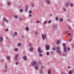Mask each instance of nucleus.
<instances>
[{
  "mask_svg": "<svg viewBox=\"0 0 74 74\" xmlns=\"http://www.w3.org/2000/svg\"><path fill=\"white\" fill-rule=\"evenodd\" d=\"M1 61H2V62H3V61H4V60H1Z\"/></svg>",
  "mask_w": 74,
  "mask_h": 74,
  "instance_id": "4d7b16f0",
  "label": "nucleus"
},
{
  "mask_svg": "<svg viewBox=\"0 0 74 74\" xmlns=\"http://www.w3.org/2000/svg\"><path fill=\"white\" fill-rule=\"evenodd\" d=\"M29 13H30V14H32V10H29Z\"/></svg>",
  "mask_w": 74,
  "mask_h": 74,
  "instance_id": "cd10ccee",
  "label": "nucleus"
},
{
  "mask_svg": "<svg viewBox=\"0 0 74 74\" xmlns=\"http://www.w3.org/2000/svg\"><path fill=\"white\" fill-rule=\"evenodd\" d=\"M39 56H42V54L41 53H39Z\"/></svg>",
  "mask_w": 74,
  "mask_h": 74,
  "instance_id": "473e14b6",
  "label": "nucleus"
},
{
  "mask_svg": "<svg viewBox=\"0 0 74 74\" xmlns=\"http://www.w3.org/2000/svg\"><path fill=\"white\" fill-rule=\"evenodd\" d=\"M38 65H39V64H38Z\"/></svg>",
  "mask_w": 74,
  "mask_h": 74,
  "instance_id": "0e129e2a",
  "label": "nucleus"
},
{
  "mask_svg": "<svg viewBox=\"0 0 74 74\" xmlns=\"http://www.w3.org/2000/svg\"><path fill=\"white\" fill-rule=\"evenodd\" d=\"M39 64H41V63H40L39 62Z\"/></svg>",
  "mask_w": 74,
  "mask_h": 74,
  "instance_id": "bf43d9fd",
  "label": "nucleus"
},
{
  "mask_svg": "<svg viewBox=\"0 0 74 74\" xmlns=\"http://www.w3.org/2000/svg\"><path fill=\"white\" fill-rule=\"evenodd\" d=\"M16 65H18V62H16Z\"/></svg>",
  "mask_w": 74,
  "mask_h": 74,
  "instance_id": "58836bf2",
  "label": "nucleus"
},
{
  "mask_svg": "<svg viewBox=\"0 0 74 74\" xmlns=\"http://www.w3.org/2000/svg\"><path fill=\"white\" fill-rule=\"evenodd\" d=\"M5 31H6V32H8V29H5Z\"/></svg>",
  "mask_w": 74,
  "mask_h": 74,
  "instance_id": "a18cd8bd",
  "label": "nucleus"
},
{
  "mask_svg": "<svg viewBox=\"0 0 74 74\" xmlns=\"http://www.w3.org/2000/svg\"><path fill=\"white\" fill-rule=\"evenodd\" d=\"M70 5L71 7H73L74 6V4L73 3H71L70 4Z\"/></svg>",
  "mask_w": 74,
  "mask_h": 74,
  "instance_id": "f3484780",
  "label": "nucleus"
},
{
  "mask_svg": "<svg viewBox=\"0 0 74 74\" xmlns=\"http://www.w3.org/2000/svg\"><path fill=\"white\" fill-rule=\"evenodd\" d=\"M29 17H31L32 16V13H29Z\"/></svg>",
  "mask_w": 74,
  "mask_h": 74,
  "instance_id": "393cba45",
  "label": "nucleus"
},
{
  "mask_svg": "<svg viewBox=\"0 0 74 74\" xmlns=\"http://www.w3.org/2000/svg\"><path fill=\"white\" fill-rule=\"evenodd\" d=\"M20 11L21 12H22L23 11V10L22 9H21L20 10Z\"/></svg>",
  "mask_w": 74,
  "mask_h": 74,
  "instance_id": "5701e85b",
  "label": "nucleus"
},
{
  "mask_svg": "<svg viewBox=\"0 0 74 74\" xmlns=\"http://www.w3.org/2000/svg\"><path fill=\"white\" fill-rule=\"evenodd\" d=\"M7 59H8V60H10L11 59V57H10V56H8L7 57Z\"/></svg>",
  "mask_w": 74,
  "mask_h": 74,
  "instance_id": "4468645a",
  "label": "nucleus"
},
{
  "mask_svg": "<svg viewBox=\"0 0 74 74\" xmlns=\"http://www.w3.org/2000/svg\"><path fill=\"white\" fill-rule=\"evenodd\" d=\"M50 16H52V15H51V14H50Z\"/></svg>",
  "mask_w": 74,
  "mask_h": 74,
  "instance_id": "e2e57ef3",
  "label": "nucleus"
},
{
  "mask_svg": "<svg viewBox=\"0 0 74 74\" xmlns=\"http://www.w3.org/2000/svg\"><path fill=\"white\" fill-rule=\"evenodd\" d=\"M63 55L64 56H66V54H63Z\"/></svg>",
  "mask_w": 74,
  "mask_h": 74,
  "instance_id": "864d4df0",
  "label": "nucleus"
},
{
  "mask_svg": "<svg viewBox=\"0 0 74 74\" xmlns=\"http://www.w3.org/2000/svg\"><path fill=\"white\" fill-rule=\"evenodd\" d=\"M55 48H54V47H53V51H55Z\"/></svg>",
  "mask_w": 74,
  "mask_h": 74,
  "instance_id": "ea45409f",
  "label": "nucleus"
},
{
  "mask_svg": "<svg viewBox=\"0 0 74 74\" xmlns=\"http://www.w3.org/2000/svg\"><path fill=\"white\" fill-rule=\"evenodd\" d=\"M64 52H67V50H66V47H64Z\"/></svg>",
  "mask_w": 74,
  "mask_h": 74,
  "instance_id": "2eb2a0df",
  "label": "nucleus"
},
{
  "mask_svg": "<svg viewBox=\"0 0 74 74\" xmlns=\"http://www.w3.org/2000/svg\"><path fill=\"white\" fill-rule=\"evenodd\" d=\"M63 18H60V22H63Z\"/></svg>",
  "mask_w": 74,
  "mask_h": 74,
  "instance_id": "1a4fd4ad",
  "label": "nucleus"
},
{
  "mask_svg": "<svg viewBox=\"0 0 74 74\" xmlns=\"http://www.w3.org/2000/svg\"><path fill=\"white\" fill-rule=\"evenodd\" d=\"M62 74H65V73H63V72H62Z\"/></svg>",
  "mask_w": 74,
  "mask_h": 74,
  "instance_id": "13d9d810",
  "label": "nucleus"
},
{
  "mask_svg": "<svg viewBox=\"0 0 74 74\" xmlns=\"http://www.w3.org/2000/svg\"><path fill=\"white\" fill-rule=\"evenodd\" d=\"M48 74H51V70L49 69L48 71Z\"/></svg>",
  "mask_w": 74,
  "mask_h": 74,
  "instance_id": "4be33fe9",
  "label": "nucleus"
},
{
  "mask_svg": "<svg viewBox=\"0 0 74 74\" xmlns=\"http://www.w3.org/2000/svg\"><path fill=\"white\" fill-rule=\"evenodd\" d=\"M0 41L1 42L3 41V38L2 37H1L0 38Z\"/></svg>",
  "mask_w": 74,
  "mask_h": 74,
  "instance_id": "9d476101",
  "label": "nucleus"
},
{
  "mask_svg": "<svg viewBox=\"0 0 74 74\" xmlns=\"http://www.w3.org/2000/svg\"><path fill=\"white\" fill-rule=\"evenodd\" d=\"M11 4L10 3V2H8V4L9 5H10Z\"/></svg>",
  "mask_w": 74,
  "mask_h": 74,
  "instance_id": "4c0bfd02",
  "label": "nucleus"
},
{
  "mask_svg": "<svg viewBox=\"0 0 74 74\" xmlns=\"http://www.w3.org/2000/svg\"><path fill=\"white\" fill-rule=\"evenodd\" d=\"M35 33L36 35L37 34L38 32H35Z\"/></svg>",
  "mask_w": 74,
  "mask_h": 74,
  "instance_id": "de8ad7c7",
  "label": "nucleus"
},
{
  "mask_svg": "<svg viewBox=\"0 0 74 74\" xmlns=\"http://www.w3.org/2000/svg\"><path fill=\"white\" fill-rule=\"evenodd\" d=\"M46 2H47V4H50V3H51V1H49V0H46Z\"/></svg>",
  "mask_w": 74,
  "mask_h": 74,
  "instance_id": "ddd939ff",
  "label": "nucleus"
},
{
  "mask_svg": "<svg viewBox=\"0 0 74 74\" xmlns=\"http://www.w3.org/2000/svg\"><path fill=\"white\" fill-rule=\"evenodd\" d=\"M25 29L27 31H28L29 30V28L28 27H27L25 28Z\"/></svg>",
  "mask_w": 74,
  "mask_h": 74,
  "instance_id": "a878e982",
  "label": "nucleus"
},
{
  "mask_svg": "<svg viewBox=\"0 0 74 74\" xmlns=\"http://www.w3.org/2000/svg\"><path fill=\"white\" fill-rule=\"evenodd\" d=\"M57 53L59 55H61V51L60 50V47L58 46L57 47Z\"/></svg>",
  "mask_w": 74,
  "mask_h": 74,
  "instance_id": "f257e3e1",
  "label": "nucleus"
},
{
  "mask_svg": "<svg viewBox=\"0 0 74 74\" xmlns=\"http://www.w3.org/2000/svg\"><path fill=\"white\" fill-rule=\"evenodd\" d=\"M58 17H56V20H58Z\"/></svg>",
  "mask_w": 74,
  "mask_h": 74,
  "instance_id": "3c124183",
  "label": "nucleus"
},
{
  "mask_svg": "<svg viewBox=\"0 0 74 74\" xmlns=\"http://www.w3.org/2000/svg\"><path fill=\"white\" fill-rule=\"evenodd\" d=\"M38 52L39 53H42V51L41 50V48L40 47H38Z\"/></svg>",
  "mask_w": 74,
  "mask_h": 74,
  "instance_id": "20e7f679",
  "label": "nucleus"
},
{
  "mask_svg": "<svg viewBox=\"0 0 74 74\" xmlns=\"http://www.w3.org/2000/svg\"><path fill=\"white\" fill-rule=\"evenodd\" d=\"M64 33H67V32L66 31V32H65Z\"/></svg>",
  "mask_w": 74,
  "mask_h": 74,
  "instance_id": "6e6d98bb",
  "label": "nucleus"
},
{
  "mask_svg": "<svg viewBox=\"0 0 74 74\" xmlns=\"http://www.w3.org/2000/svg\"><path fill=\"white\" fill-rule=\"evenodd\" d=\"M34 6V4L33 3H32L31 4V7H33Z\"/></svg>",
  "mask_w": 74,
  "mask_h": 74,
  "instance_id": "f704fd0d",
  "label": "nucleus"
},
{
  "mask_svg": "<svg viewBox=\"0 0 74 74\" xmlns=\"http://www.w3.org/2000/svg\"><path fill=\"white\" fill-rule=\"evenodd\" d=\"M64 11H66V9H65V8H64Z\"/></svg>",
  "mask_w": 74,
  "mask_h": 74,
  "instance_id": "c03bdc74",
  "label": "nucleus"
},
{
  "mask_svg": "<svg viewBox=\"0 0 74 74\" xmlns=\"http://www.w3.org/2000/svg\"><path fill=\"white\" fill-rule=\"evenodd\" d=\"M32 66H36L37 64V62L36 61H34L31 64Z\"/></svg>",
  "mask_w": 74,
  "mask_h": 74,
  "instance_id": "f03ea898",
  "label": "nucleus"
},
{
  "mask_svg": "<svg viewBox=\"0 0 74 74\" xmlns=\"http://www.w3.org/2000/svg\"><path fill=\"white\" fill-rule=\"evenodd\" d=\"M29 46L30 47V48L29 49L30 50V52H32V51H33V48H32L31 46V44L29 45Z\"/></svg>",
  "mask_w": 74,
  "mask_h": 74,
  "instance_id": "7ed1b4c3",
  "label": "nucleus"
},
{
  "mask_svg": "<svg viewBox=\"0 0 74 74\" xmlns=\"http://www.w3.org/2000/svg\"><path fill=\"white\" fill-rule=\"evenodd\" d=\"M35 69L36 70H38L39 69L38 68V66H35Z\"/></svg>",
  "mask_w": 74,
  "mask_h": 74,
  "instance_id": "9b49d317",
  "label": "nucleus"
},
{
  "mask_svg": "<svg viewBox=\"0 0 74 74\" xmlns=\"http://www.w3.org/2000/svg\"><path fill=\"white\" fill-rule=\"evenodd\" d=\"M41 69H43V67H42V68H41Z\"/></svg>",
  "mask_w": 74,
  "mask_h": 74,
  "instance_id": "052dcab7",
  "label": "nucleus"
},
{
  "mask_svg": "<svg viewBox=\"0 0 74 74\" xmlns=\"http://www.w3.org/2000/svg\"><path fill=\"white\" fill-rule=\"evenodd\" d=\"M53 27L54 28H56V25L54 24L53 25Z\"/></svg>",
  "mask_w": 74,
  "mask_h": 74,
  "instance_id": "aec40b11",
  "label": "nucleus"
},
{
  "mask_svg": "<svg viewBox=\"0 0 74 74\" xmlns=\"http://www.w3.org/2000/svg\"><path fill=\"white\" fill-rule=\"evenodd\" d=\"M3 21H5L6 22H8V20H7V19L5 18H4Z\"/></svg>",
  "mask_w": 74,
  "mask_h": 74,
  "instance_id": "f8f14e48",
  "label": "nucleus"
},
{
  "mask_svg": "<svg viewBox=\"0 0 74 74\" xmlns=\"http://www.w3.org/2000/svg\"><path fill=\"white\" fill-rule=\"evenodd\" d=\"M5 72H6V71H5Z\"/></svg>",
  "mask_w": 74,
  "mask_h": 74,
  "instance_id": "69168bd1",
  "label": "nucleus"
},
{
  "mask_svg": "<svg viewBox=\"0 0 74 74\" xmlns=\"http://www.w3.org/2000/svg\"><path fill=\"white\" fill-rule=\"evenodd\" d=\"M42 37L44 40L46 38V35H42Z\"/></svg>",
  "mask_w": 74,
  "mask_h": 74,
  "instance_id": "39448f33",
  "label": "nucleus"
},
{
  "mask_svg": "<svg viewBox=\"0 0 74 74\" xmlns=\"http://www.w3.org/2000/svg\"><path fill=\"white\" fill-rule=\"evenodd\" d=\"M72 40V39H71V38L69 39V41H71Z\"/></svg>",
  "mask_w": 74,
  "mask_h": 74,
  "instance_id": "49530a36",
  "label": "nucleus"
},
{
  "mask_svg": "<svg viewBox=\"0 0 74 74\" xmlns=\"http://www.w3.org/2000/svg\"><path fill=\"white\" fill-rule=\"evenodd\" d=\"M69 3L68 2L66 3V7H67V6H68V5H69Z\"/></svg>",
  "mask_w": 74,
  "mask_h": 74,
  "instance_id": "b1692460",
  "label": "nucleus"
},
{
  "mask_svg": "<svg viewBox=\"0 0 74 74\" xmlns=\"http://www.w3.org/2000/svg\"><path fill=\"white\" fill-rule=\"evenodd\" d=\"M49 52H47V56H48V55H49Z\"/></svg>",
  "mask_w": 74,
  "mask_h": 74,
  "instance_id": "7c9ffc66",
  "label": "nucleus"
},
{
  "mask_svg": "<svg viewBox=\"0 0 74 74\" xmlns=\"http://www.w3.org/2000/svg\"><path fill=\"white\" fill-rule=\"evenodd\" d=\"M18 34V33L16 32H15L13 34V36L15 37V36H16Z\"/></svg>",
  "mask_w": 74,
  "mask_h": 74,
  "instance_id": "6e6552de",
  "label": "nucleus"
},
{
  "mask_svg": "<svg viewBox=\"0 0 74 74\" xmlns=\"http://www.w3.org/2000/svg\"><path fill=\"white\" fill-rule=\"evenodd\" d=\"M68 36H71V34H68Z\"/></svg>",
  "mask_w": 74,
  "mask_h": 74,
  "instance_id": "09e8293b",
  "label": "nucleus"
},
{
  "mask_svg": "<svg viewBox=\"0 0 74 74\" xmlns=\"http://www.w3.org/2000/svg\"><path fill=\"white\" fill-rule=\"evenodd\" d=\"M14 18H15V19H17L18 18V16L16 15L14 16Z\"/></svg>",
  "mask_w": 74,
  "mask_h": 74,
  "instance_id": "a211bd4d",
  "label": "nucleus"
},
{
  "mask_svg": "<svg viewBox=\"0 0 74 74\" xmlns=\"http://www.w3.org/2000/svg\"><path fill=\"white\" fill-rule=\"evenodd\" d=\"M68 68H69V69H70V66H69Z\"/></svg>",
  "mask_w": 74,
  "mask_h": 74,
  "instance_id": "680f3d73",
  "label": "nucleus"
},
{
  "mask_svg": "<svg viewBox=\"0 0 74 74\" xmlns=\"http://www.w3.org/2000/svg\"><path fill=\"white\" fill-rule=\"evenodd\" d=\"M25 8H28V5H26L25 6Z\"/></svg>",
  "mask_w": 74,
  "mask_h": 74,
  "instance_id": "2f4dec72",
  "label": "nucleus"
},
{
  "mask_svg": "<svg viewBox=\"0 0 74 74\" xmlns=\"http://www.w3.org/2000/svg\"><path fill=\"white\" fill-rule=\"evenodd\" d=\"M69 74H72V72L71 71H69Z\"/></svg>",
  "mask_w": 74,
  "mask_h": 74,
  "instance_id": "c756f323",
  "label": "nucleus"
},
{
  "mask_svg": "<svg viewBox=\"0 0 74 74\" xmlns=\"http://www.w3.org/2000/svg\"><path fill=\"white\" fill-rule=\"evenodd\" d=\"M40 73L41 74H42V71H40Z\"/></svg>",
  "mask_w": 74,
  "mask_h": 74,
  "instance_id": "603ef678",
  "label": "nucleus"
},
{
  "mask_svg": "<svg viewBox=\"0 0 74 74\" xmlns=\"http://www.w3.org/2000/svg\"><path fill=\"white\" fill-rule=\"evenodd\" d=\"M63 45L64 46V47H65V44H63Z\"/></svg>",
  "mask_w": 74,
  "mask_h": 74,
  "instance_id": "79ce46f5",
  "label": "nucleus"
},
{
  "mask_svg": "<svg viewBox=\"0 0 74 74\" xmlns=\"http://www.w3.org/2000/svg\"><path fill=\"white\" fill-rule=\"evenodd\" d=\"M5 68H6V69H7V65H5Z\"/></svg>",
  "mask_w": 74,
  "mask_h": 74,
  "instance_id": "a19ab883",
  "label": "nucleus"
},
{
  "mask_svg": "<svg viewBox=\"0 0 74 74\" xmlns=\"http://www.w3.org/2000/svg\"><path fill=\"white\" fill-rule=\"evenodd\" d=\"M18 46L19 47H21V43H18Z\"/></svg>",
  "mask_w": 74,
  "mask_h": 74,
  "instance_id": "c85d7f7f",
  "label": "nucleus"
},
{
  "mask_svg": "<svg viewBox=\"0 0 74 74\" xmlns=\"http://www.w3.org/2000/svg\"><path fill=\"white\" fill-rule=\"evenodd\" d=\"M69 28L70 30H71V27L70 26H69Z\"/></svg>",
  "mask_w": 74,
  "mask_h": 74,
  "instance_id": "72a5a7b5",
  "label": "nucleus"
},
{
  "mask_svg": "<svg viewBox=\"0 0 74 74\" xmlns=\"http://www.w3.org/2000/svg\"><path fill=\"white\" fill-rule=\"evenodd\" d=\"M36 23H39L40 22L39 21H36Z\"/></svg>",
  "mask_w": 74,
  "mask_h": 74,
  "instance_id": "e433bc0d",
  "label": "nucleus"
},
{
  "mask_svg": "<svg viewBox=\"0 0 74 74\" xmlns=\"http://www.w3.org/2000/svg\"><path fill=\"white\" fill-rule=\"evenodd\" d=\"M18 54L16 55L15 56L16 59H17V58H18Z\"/></svg>",
  "mask_w": 74,
  "mask_h": 74,
  "instance_id": "412c9836",
  "label": "nucleus"
},
{
  "mask_svg": "<svg viewBox=\"0 0 74 74\" xmlns=\"http://www.w3.org/2000/svg\"><path fill=\"white\" fill-rule=\"evenodd\" d=\"M23 59L24 60H27V57L26 56H24L23 57Z\"/></svg>",
  "mask_w": 74,
  "mask_h": 74,
  "instance_id": "423d86ee",
  "label": "nucleus"
},
{
  "mask_svg": "<svg viewBox=\"0 0 74 74\" xmlns=\"http://www.w3.org/2000/svg\"><path fill=\"white\" fill-rule=\"evenodd\" d=\"M51 23V20H49L48 22V23L49 24Z\"/></svg>",
  "mask_w": 74,
  "mask_h": 74,
  "instance_id": "bb28decb",
  "label": "nucleus"
},
{
  "mask_svg": "<svg viewBox=\"0 0 74 74\" xmlns=\"http://www.w3.org/2000/svg\"><path fill=\"white\" fill-rule=\"evenodd\" d=\"M14 50L15 51H18V48H15L14 49Z\"/></svg>",
  "mask_w": 74,
  "mask_h": 74,
  "instance_id": "6ab92c4d",
  "label": "nucleus"
},
{
  "mask_svg": "<svg viewBox=\"0 0 74 74\" xmlns=\"http://www.w3.org/2000/svg\"><path fill=\"white\" fill-rule=\"evenodd\" d=\"M67 49H68V50L69 51H70V49L69 48H67Z\"/></svg>",
  "mask_w": 74,
  "mask_h": 74,
  "instance_id": "37998d69",
  "label": "nucleus"
},
{
  "mask_svg": "<svg viewBox=\"0 0 74 74\" xmlns=\"http://www.w3.org/2000/svg\"><path fill=\"white\" fill-rule=\"evenodd\" d=\"M60 40H58L57 41V44L58 45V44H59V43H60Z\"/></svg>",
  "mask_w": 74,
  "mask_h": 74,
  "instance_id": "dca6fc26",
  "label": "nucleus"
},
{
  "mask_svg": "<svg viewBox=\"0 0 74 74\" xmlns=\"http://www.w3.org/2000/svg\"><path fill=\"white\" fill-rule=\"evenodd\" d=\"M46 23H47V21H44V24H45Z\"/></svg>",
  "mask_w": 74,
  "mask_h": 74,
  "instance_id": "c9c22d12",
  "label": "nucleus"
},
{
  "mask_svg": "<svg viewBox=\"0 0 74 74\" xmlns=\"http://www.w3.org/2000/svg\"><path fill=\"white\" fill-rule=\"evenodd\" d=\"M27 8H25V11H27Z\"/></svg>",
  "mask_w": 74,
  "mask_h": 74,
  "instance_id": "8fccbe9b",
  "label": "nucleus"
},
{
  "mask_svg": "<svg viewBox=\"0 0 74 74\" xmlns=\"http://www.w3.org/2000/svg\"><path fill=\"white\" fill-rule=\"evenodd\" d=\"M72 47H73V48H74V45H72Z\"/></svg>",
  "mask_w": 74,
  "mask_h": 74,
  "instance_id": "5fc2aeb1",
  "label": "nucleus"
},
{
  "mask_svg": "<svg viewBox=\"0 0 74 74\" xmlns=\"http://www.w3.org/2000/svg\"><path fill=\"white\" fill-rule=\"evenodd\" d=\"M50 47V46H49V45H46V49L47 50H49V49Z\"/></svg>",
  "mask_w": 74,
  "mask_h": 74,
  "instance_id": "0eeeda50",
  "label": "nucleus"
}]
</instances>
